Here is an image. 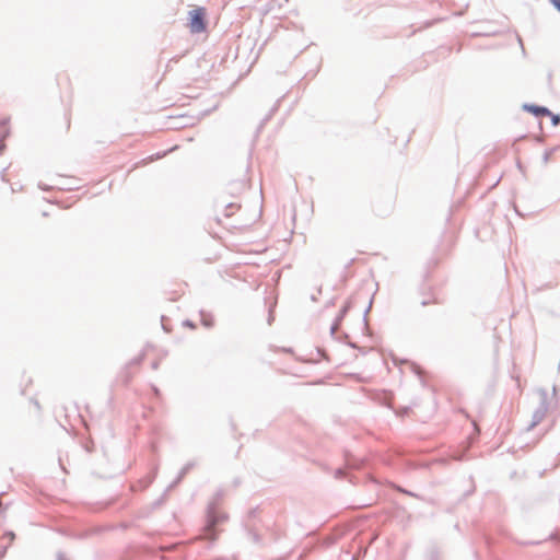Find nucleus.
Instances as JSON below:
<instances>
[{
  "label": "nucleus",
  "mask_w": 560,
  "mask_h": 560,
  "mask_svg": "<svg viewBox=\"0 0 560 560\" xmlns=\"http://www.w3.org/2000/svg\"><path fill=\"white\" fill-rule=\"evenodd\" d=\"M558 121H559V117H557V116H556V117H553V122H555V124H558Z\"/></svg>",
  "instance_id": "obj_3"
},
{
  "label": "nucleus",
  "mask_w": 560,
  "mask_h": 560,
  "mask_svg": "<svg viewBox=\"0 0 560 560\" xmlns=\"http://www.w3.org/2000/svg\"><path fill=\"white\" fill-rule=\"evenodd\" d=\"M525 109L535 114L536 116L550 115V112L546 107H539L535 105H525Z\"/></svg>",
  "instance_id": "obj_2"
},
{
  "label": "nucleus",
  "mask_w": 560,
  "mask_h": 560,
  "mask_svg": "<svg viewBox=\"0 0 560 560\" xmlns=\"http://www.w3.org/2000/svg\"><path fill=\"white\" fill-rule=\"evenodd\" d=\"M558 9L560 10V1L557 3Z\"/></svg>",
  "instance_id": "obj_4"
},
{
  "label": "nucleus",
  "mask_w": 560,
  "mask_h": 560,
  "mask_svg": "<svg viewBox=\"0 0 560 560\" xmlns=\"http://www.w3.org/2000/svg\"><path fill=\"white\" fill-rule=\"evenodd\" d=\"M188 27L191 33H201L206 30V10L197 8L189 12Z\"/></svg>",
  "instance_id": "obj_1"
}]
</instances>
